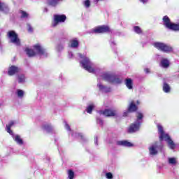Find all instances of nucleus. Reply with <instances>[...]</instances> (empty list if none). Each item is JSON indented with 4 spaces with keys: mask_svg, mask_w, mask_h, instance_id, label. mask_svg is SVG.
Listing matches in <instances>:
<instances>
[{
    "mask_svg": "<svg viewBox=\"0 0 179 179\" xmlns=\"http://www.w3.org/2000/svg\"><path fill=\"white\" fill-rule=\"evenodd\" d=\"M158 128V134H159V139L160 142H163V141H166L170 148V149L174 150L176 149V144L174 141L171 139L170 136L166 133H164V130L163 129V126L162 124H157Z\"/></svg>",
    "mask_w": 179,
    "mask_h": 179,
    "instance_id": "f257e3e1",
    "label": "nucleus"
},
{
    "mask_svg": "<svg viewBox=\"0 0 179 179\" xmlns=\"http://www.w3.org/2000/svg\"><path fill=\"white\" fill-rule=\"evenodd\" d=\"M34 49L35 50H33L32 49L27 48L25 49V51L27 52V55L28 57H34L36 54H39V55H43V57H47L48 55V53H47V50L44 49L41 45L37 44L34 46Z\"/></svg>",
    "mask_w": 179,
    "mask_h": 179,
    "instance_id": "f03ea898",
    "label": "nucleus"
},
{
    "mask_svg": "<svg viewBox=\"0 0 179 179\" xmlns=\"http://www.w3.org/2000/svg\"><path fill=\"white\" fill-rule=\"evenodd\" d=\"M78 55L80 57V66L81 68L85 69V71H87V72H90V60L89 58L80 53H78Z\"/></svg>",
    "mask_w": 179,
    "mask_h": 179,
    "instance_id": "7ed1b4c3",
    "label": "nucleus"
},
{
    "mask_svg": "<svg viewBox=\"0 0 179 179\" xmlns=\"http://www.w3.org/2000/svg\"><path fill=\"white\" fill-rule=\"evenodd\" d=\"M162 20L164 22V26H165L167 29L173 30V31H179V24L171 22L169 16H164Z\"/></svg>",
    "mask_w": 179,
    "mask_h": 179,
    "instance_id": "20e7f679",
    "label": "nucleus"
},
{
    "mask_svg": "<svg viewBox=\"0 0 179 179\" xmlns=\"http://www.w3.org/2000/svg\"><path fill=\"white\" fill-rule=\"evenodd\" d=\"M153 45L155 48H157V50H159V51H162V52L169 53L173 51L172 47L161 42H156L153 44Z\"/></svg>",
    "mask_w": 179,
    "mask_h": 179,
    "instance_id": "39448f33",
    "label": "nucleus"
},
{
    "mask_svg": "<svg viewBox=\"0 0 179 179\" xmlns=\"http://www.w3.org/2000/svg\"><path fill=\"white\" fill-rule=\"evenodd\" d=\"M7 36L10 43H13V44H15V45H20V39H19L17 34H16L15 31H9Z\"/></svg>",
    "mask_w": 179,
    "mask_h": 179,
    "instance_id": "423d86ee",
    "label": "nucleus"
},
{
    "mask_svg": "<svg viewBox=\"0 0 179 179\" xmlns=\"http://www.w3.org/2000/svg\"><path fill=\"white\" fill-rule=\"evenodd\" d=\"M52 27H57L59 23H64L66 20V15L56 14L53 16Z\"/></svg>",
    "mask_w": 179,
    "mask_h": 179,
    "instance_id": "0eeeda50",
    "label": "nucleus"
},
{
    "mask_svg": "<svg viewBox=\"0 0 179 179\" xmlns=\"http://www.w3.org/2000/svg\"><path fill=\"white\" fill-rule=\"evenodd\" d=\"M103 80L109 82V83H121V79L117 78V76H113L111 74L105 73L102 76Z\"/></svg>",
    "mask_w": 179,
    "mask_h": 179,
    "instance_id": "6e6552de",
    "label": "nucleus"
},
{
    "mask_svg": "<svg viewBox=\"0 0 179 179\" xmlns=\"http://www.w3.org/2000/svg\"><path fill=\"white\" fill-rule=\"evenodd\" d=\"M93 33L96 34H104V33H111V29L108 25H101L96 27L95 29H92Z\"/></svg>",
    "mask_w": 179,
    "mask_h": 179,
    "instance_id": "1a4fd4ad",
    "label": "nucleus"
},
{
    "mask_svg": "<svg viewBox=\"0 0 179 179\" xmlns=\"http://www.w3.org/2000/svg\"><path fill=\"white\" fill-rule=\"evenodd\" d=\"M98 113L100 115H104V117H115L117 115V111L110 108L99 110Z\"/></svg>",
    "mask_w": 179,
    "mask_h": 179,
    "instance_id": "9d476101",
    "label": "nucleus"
},
{
    "mask_svg": "<svg viewBox=\"0 0 179 179\" xmlns=\"http://www.w3.org/2000/svg\"><path fill=\"white\" fill-rule=\"evenodd\" d=\"M138 106L135 104V102L131 101L128 106L127 111L124 112L123 114L124 117H127L129 113H136L138 111Z\"/></svg>",
    "mask_w": 179,
    "mask_h": 179,
    "instance_id": "9b49d317",
    "label": "nucleus"
},
{
    "mask_svg": "<svg viewBox=\"0 0 179 179\" xmlns=\"http://www.w3.org/2000/svg\"><path fill=\"white\" fill-rule=\"evenodd\" d=\"M141 122H136L131 124L127 130L128 134H134L137 132V131H139L141 128Z\"/></svg>",
    "mask_w": 179,
    "mask_h": 179,
    "instance_id": "f8f14e48",
    "label": "nucleus"
},
{
    "mask_svg": "<svg viewBox=\"0 0 179 179\" xmlns=\"http://www.w3.org/2000/svg\"><path fill=\"white\" fill-rule=\"evenodd\" d=\"M117 145L118 146H124L125 148H132L134 146V144L127 140L124 141H119L117 142Z\"/></svg>",
    "mask_w": 179,
    "mask_h": 179,
    "instance_id": "ddd939ff",
    "label": "nucleus"
},
{
    "mask_svg": "<svg viewBox=\"0 0 179 179\" xmlns=\"http://www.w3.org/2000/svg\"><path fill=\"white\" fill-rule=\"evenodd\" d=\"M17 72H20V69L16 66H11L8 69V75L10 76H13L15 73H17Z\"/></svg>",
    "mask_w": 179,
    "mask_h": 179,
    "instance_id": "4468645a",
    "label": "nucleus"
},
{
    "mask_svg": "<svg viewBox=\"0 0 179 179\" xmlns=\"http://www.w3.org/2000/svg\"><path fill=\"white\" fill-rule=\"evenodd\" d=\"M158 148L157 142H155L151 147L149 148L150 155L155 156L157 155L158 152L156 150Z\"/></svg>",
    "mask_w": 179,
    "mask_h": 179,
    "instance_id": "2eb2a0df",
    "label": "nucleus"
},
{
    "mask_svg": "<svg viewBox=\"0 0 179 179\" xmlns=\"http://www.w3.org/2000/svg\"><path fill=\"white\" fill-rule=\"evenodd\" d=\"M12 138H13V140L15 141V142H16V143H17V145H23V139H22V138L20 137V136L16 134H11Z\"/></svg>",
    "mask_w": 179,
    "mask_h": 179,
    "instance_id": "dca6fc26",
    "label": "nucleus"
},
{
    "mask_svg": "<svg viewBox=\"0 0 179 179\" xmlns=\"http://www.w3.org/2000/svg\"><path fill=\"white\" fill-rule=\"evenodd\" d=\"M69 47L71 48H78L79 47V41H78V38L70 40Z\"/></svg>",
    "mask_w": 179,
    "mask_h": 179,
    "instance_id": "f3484780",
    "label": "nucleus"
},
{
    "mask_svg": "<svg viewBox=\"0 0 179 179\" xmlns=\"http://www.w3.org/2000/svg\"><path fill=\"white\" fill-rule=\"evenodd\" d=\"M124 82L127 89H129V90H131V89H134V82L132 81V79L126 78Z\"/></svg>",
    "mask_w": 179,
    "mask_h": 179,
    "instance_id": "a211bd4d",
    "label": "nucleus"
},
{
    "mask_svg": "<svg viewBox=\"0 0 179 179\" xmlns=\"http://www.w3.org/2000/svg\"><path fill=\"white\" fill-rule=\"evenodd\" d=\"M98 87H99V90H101V92H104L105 93H108V92H111L110 87L104 86L101 84H98Z\"/></svg>",
    "mask_w": 179,
    "mask_h": 179,
    "instance_id": "6ab92c4d",
    "label": "nucleus"
},
{
    "mask_svg": "<svg viewBox=\"0 0 179 179\" xmlns=\"http://www.w3.org/2000/svg\"><path fill=\"white\" fill-rule=\"evenodd\" d=\"M162 90L164 93H170L171 92V87L167 83L164 82L163 83Z\"/></svg>",
    "mask_w": 179,
    "mask_h": 179,
    "instance_id": "aec40b11",
    "label": "nucleus"
},
{
    "mask_svg": "<svg viewBox=\"0 0 179 179\" xmlns=\"http://www.w3.org/2000/svg\"><path fill=\"white\" fill-rule=\"evenodd\" d=\"M15 125V122L10 121L8 124H6V130L10 135H13V131L10 130V128Z\"/></svg>",
    "mask_w": 179,
    "mask_h": 179,
    "instance_id": "412c9836",
    "label": "nucleus"
},
{
    "mask_svg": "<svg viewBox=\"0 0 179 179\" xmlns=\"http://www.w3.org/2000/svg\"><path fill=\"white\" fill-rule=\"evenodd\" d=\"M0 12L8 13V12H9V8H8L6 4L0 2Z\"/></svg>",
    "mask_w": 179,
    "mask_h": 179,
    "instance_id": "4be33fe9",
    "label": "nucleus"
},
{
    "mask_svg": "<svg viewBox=\"0 0 179 179\" xmlns=\"http://www.w3.org/2000/svg\"><path fill=\"white\" fill-rule=\"evenodd\" d=\"M161 66L162 68H169L170 66V62L167 59H163L161 61Z\"/></svg>",
    "mask_w": 179,
    "mask_h": 179,
    "instance_id": "5701e85b",
    "label": "nucleus"
},
{
    "mask_svg": "<svg viewBox=\"0 0 179 179\" xmlns=\"http://www.w3.org/2000/svg\"><path fill=\"white\" fill-rule=\"evenodd\" d=\"M62 0H48V4L50 6H57Z\"/></svg>",
    "mask_w": 179,
    "mask_h": 179,
    "instance_id": "b1692460",
    "label": "nucleus"
},
{
    "mask_svg": "<svg viewBox=\"0 0 179 179\" xmlns=\"http://www.w3.org/2000/svg\"><path fill=\"white\" fill-rule=\"evenodd\" d=\"M17 82L18 83H24V82H26V76H24V74H19L17 76Z\"/></svg>",
    "mask_w": 179,
    "mask_h": 179,
    "instance_id": "393cba45",
    "label": "nucleus"
},
{
    "mask_svg": "<svg viewBox=\"0 0 179 179\" xmlns=\"http://www.w3.org/2000/svg\"><path fill=\"white\" fill-rule=\"evenodd\" d=\"M134 31H135V33H136V34H142V33H143L142 29H141V27L139 26H134Z\"/></svg>",
    "mask_w": 179,
    "mask_h": 179,
    "instance_id": "a878e982",
    "label": "nucleus"
},
{
    "mask_svg": "<svg viewBox=\"0 0 179 179\" xmlns=\"http://www.w3.org/2000/svg\"><path fill=\"white\" fill-rule=\"evenodd\" d=\"M43 128L44 131H46V132H51V131H52V127L50 124H44Z\"/></svg>",
    "mask_w": 179,
    "mask_h": 179,
    "instance_id": "bb28decb",
    "label": "nucleus"
},
{
    "mask_svg": "<svg viewBox=\"0 0 179 179\" xmlns=\"http://www.w3.org/2000/svg\"><path fill=\"white\" fill-rule=\"evenodd\" d=\"M17 95L20 99H23V96H24V91L22 90H17Z\"/></svg>",
    "mask_w": 179,
    "mask_h": 179,
    "instance_id": "cd10ccee",
    "label": "nucleus"
},
{
    "mask_svg": "<svg viewBox=\"0 0 179 179\" xmlns=\"http://www.w3.org/2000/svg\"><path fill=\"white\" fill-rule=\"evenodd\" d=\"M136 122H140L139 121L143 119V114L141 112H138L136 115Z\"/></svg>",
    "mask_w": 179,
    "mask_h": 179,
    "instance_id": "c85d7f7f",
    "label": "nucleus"
},
{
    "mask_svg": "<svg viewBox=\"0 0 179 179\" xmlns=\"http://www.w3.org/2000/svg\"><path fill=\"white\" fill-rule=\"evenodd\" d=\"M75 177V173L72 170L68 171V178L69 179H73Z\"/></svg>",
    "mask_w": 179,
    "mask_h": 179,
    "instance_id": "c756f323",
    "label": "nucleus"
},
{
    "mask_svg": "<svg viewBox=\"0 0 179 179\" xmlns=\"http://www.w3.org/2000/svg\"><path fill=\"white\" fill-rule=\"evenodd\" d=\"M56 50H57V52H61V51H62L64 50V45H62V44L57 45L56 47Z\"/></svg>",
    "mask_w": 179,
    "mask_h": 179,
    "instance_id": "7c9ffc66",
    "label": "nucleus"
},
{
    "mask_svg": "<svg viewBox=\"0 0 179 179\" xmlns=\"http://www.w3.org/2000/svg\"><path fill=\"white\" fill-rule=\"evenodd\" d=\"M76 136H78V138H80V139H82V141H86V137L80 133L76 134Z\"/></svg>",
    "mask_w": 179,
    "mask_h": 179,
    "instance_id": "2f4dec72",
    "label": "nucleus"
},
{
    "mask_svg": "<svg viewBox=\"0 0 179 179\" xmlns=\"http://www.w3.org/2000/svg\"><path fill=\"white\" fill-rule=\"evenodd\" d=\"M83 5L85 8H89V6H90V0H85L83 1Z\"/></svg>",
    "mask_w": 179,
    "mask_h": 179,
    "instance_id": "473e14b6",
    "label": "nucleus"
},
{
    "mask_svg": "<svg viewBox=\"0 0 179 179\" xmlns=\"http://www.w3.org/2000/svg\"><path fill=\"white\" fill-rule=\"evenodd\" d=\"M169 164H176V163H177V162L176 161V158H169Z\"/></svg>",
    "mask_w": 179,
    "mask_h": 179,
    "instance_id": "72a5a7b5",
    "label": "nucleus"
},
{
    "mask_svg": "<svg viewBox=\"0 0 179 179\" xmlns=\"http://www.w3.org/2000/svg\"><path fill=\"white\" fill-rule=\"evenodd\" d=\"M20 13L21 14V17H28L29 16V14H27V13L22 10H21Z\"/></svg>",
    "mask_w": 179,
    "mask_h": 179,
    "instance_id": "f704fd0d",
    "label": "nucleus"
},
{
    "mask_svg": "<svg viewBox=\"0 0 179 179\" xmlns=\"http://www.w3.org/2000/svg\"><path fill=\"white\" fill-rule=\"evenodd\" d=\"M106 178H108V179H113V173H110V172L106 173Z\"/></svg>",
    "mask_w": 179,
    "mask_h": 179,
    "instance_id": "c9c22d12",
    "label": "nucleus"
},
{
    "mask_svg": "<svg viewBox=\"0 0 179 179\" xmlns=\"http://www.w3.org/2000/svg\"><path fill=\"white\" fill-rule=\"evenodd\" d=\"M27 26L28 31L29 33H32L33 27H31V25H30V24H27Z\"/></svg>",
    "mask_w": 179,
    "mask_h": 179,
    "instance_id": "e433bc0d",
    "label": "nucleus"
},
{
    "mask_svg": "<svg viewBox=\"0 0 179 179\" xmlns=\"http://www.w3.org/2000/svg\"><path fill=\"white\" fill-rule=\"evenodd\" d=\"M96 121H97V123L99 124L100 125H103V124H104V122L103 121V120L100 118H98Z\"/></svg>",
    "mask_w": 179,
    "mask_h": 179,
    "instance_id": "4c0bfd02",
    "label": "nucleus"
},
{
    "mask_svg": "<svg viewBox=\"0 0 179 179\" xmlns=\"http://www.w3.org/2000/svg\"><path fill=\"white\" fill-rule=\"evenodd\" d=\"M68 57L69 58H73V53L71 51H69Z\"/></svg>",
    "mask_w": 179,
    "mask_h": 179,
    "instance_id": "58836bf2",
    "label": "nucleus"
},
{
    "mask_svg": "<svg viewBox=\"0 0 179 179\" xmlns=\"http://www.w3.org/2000/svg\"><path fill=\"white\" fill-rule=\"evenodd\" d=\"M65 128L68 131H71V127H69V124L68 123L65 122Z\"/></svg>",
    "mask_w": 179,
    "mask_h": 179,
    "instance_id": "ea45409f",
    "label": "nucleus"
},
{
    "mask_svg": "<svg viewBox=\"0 0 179 179\" xmlns=\"http://www.w3.org/2000/svg\"><path fill=\"white\" fill-rule=\"evenodd\" d=\"M94 108V105L93 103L90 104V113H92V111H93V109Z\"/></svg>",
    "mask_w": 179,
    "mask_h": 179,
    "instance_id": "a19ab883",
    "label": "nucleus"
},
{
    "mask_svg": "<svg viewBox=\"0 0 179 179\" xmlns=\"http://www.w3.org/2000/svg\"><path fill=\"white\" fill-rule=\"evenodd\" d=\"M86 111H87V113H88V114H90V105H89L87 107Z\"/></svg>",
    "mask_w": 179,
    "mask_h": 179,
    "instance_id": "79ce46f5",
    "label": "nucleus"
},
{
    "mask_svg": "<svg viewBox=\"0 0 179 179\" xmlns=\"http://www.w3.org/2000/svg\"><path fill=\"white\" fill-rule=\"evenodd\" d=\"M144 72H145V73H150V69H144Z\"/></svg>",
    "mask_w": 179,
    "mask_h": 179,
    "instance_id": "37998d69",
    "label": "nucleus"
},
{
    "mask_svg": "<svg viewBox=\"0 0 179 179\" xmlns=\"http://www.w3.org/2000/svg\"><path fill=\"white\" fill-rule=\"evenodd\" d=\"M94 143H95V145H99L97 137H95V138H94Z\"/></svg>",
    "mask_w": 179,
    "mask_h": 179,
    "instance_id": "c03bdc74",
    "label": "nucleus"
},
{
    "mask_svg": "<svg viewBox=\"0 0 179 179\" xmlns=\"http://www.w3.org/2000/svg\"><path fill=\"white\" fill-rule=\"evenodd\" d=\"M94 69L90 67V73H94Z\"/></svg>",
    "mask_w": 179,
    "mask_h": 179,
    "instance_id": "a18cd8bd",
    "label": "nucleus"
},
{
    "mask_svg": "<svg viewBox=\"0 0 179 179\" xmlns=\"http://www.w3.org/2000/svg\"><path fill=\"white\" fill-rule=\"evenodd\" d=\"M139 104H141V102L139 101H136V106H139Z\"/></svg>",
    "mask_w": 179,
    "mask_h": 179,
    "instance_id": "49530a36",
    "label": "nucleus"
},
{
    "mask_svg": "<svg viewBox=\"0 0 179 179\" xmlns=\"http://www.w3.org/2000/svg\"><path fill=\"white\" fill-rule=\"evenodd\" d=\"M72 136H75V134H72Z\"/></svg>",
    "mask_w": 179,
    "mask_h": 179,
    "instance_id": "de8ad7c7",
    "label": "nucleus"
},
{
    "mask_svg": "<svg viewBox=\"0 0 179 179\" xmlns=\"http://www.w3.org/2000/svg\"><path fill=\"white\" fill-rule=\"evenodd\" d=\"M0 106H1V103H0Z\"/></svg>",
    "mask_w": 179,
    "mask_h": 179,
    "instance_id": "09e8293b",
    "label": "nucleus"
}]
</instances>
